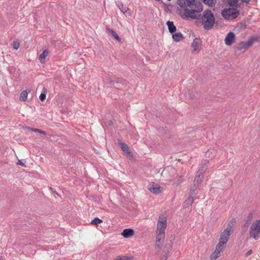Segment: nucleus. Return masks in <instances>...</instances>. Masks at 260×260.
<instances>
[{
	"instance_id": "f257e3e1",
	"label": "nucleus",
	"mask_w": 260,
	"mask_h": 260,
	"mask_svg": "<svg viewBox=\"0 0 260 260\" xmlns=\"http://www.w3.org/2000/svg\"><path fill=\"white\" fill-rule=\"evenodd\" d=\"M192 19L201 20L204 28L207 30L211 29L215 23L214 14L209 9L206 10L202 15L193 16Z\"/></svg>"
},
{
	"instance_id": "f03ea898",
	"label": "nucleus",
	"mask_w": 260,
	"mask_h": 260,
	"mask_svg": "<svg viewBox=\"0 0 260 260\" xmlns=\"http://www.w3.org/2000/svg\"><path fill=\"white\" fill-rule=\"evenodd\" d=\"M192 9L189 10L187 8H185L184 12L179 13L180 16L183 18H191L193 16H198L199 14H196L195 13H200L203 10V6L202 4L199 1H194V3L190 6Z\"/></svg>"
},
{
	"instance_id": "7ed1b4c3",
	"label": "nucleus",
	"mask_w": 260,
	"mask_h": 260,
	"mask_svg": "<svg viewBox=\"0 0 260 260\" xmlns=\"http://www.w3.org/2000/svg\"><path fill=\"white\" fill-rule=\"evenodd\" d=\"M221 14L225 19L233 20L238 16L240 11L235 8H229L222 10Z\"/></svg>"
},
{
	"instance_id": "20e7f679",
	"label": "nucleus",
	"mask_w": 260,
	"mask_h": 260,
	"mask_svg": "<svg viewBox=\"0 0 260 260\" xmlns=\"http://www.w3.org/2000/svg\"><path fill=\"white\" fill-rule=\"evenodd\" d=\"M260 235V220H256L251 225L249 232V235L255 240L259 238Z\"/></svg>"
},
{
	"instance_id": "39448f33",
	"label": "nucleus",
	"mask_w": 260,
	"mask_h": 260,
	"mask_svg": "<svg viewBox=\"0 0 260 260\" xmlns=\"http://www.w3.org/2000/svg\"><path fill=\"white\" fill-rule=\"evenodd\" d=\"M209 163V161L208 160H205L201 163L194 179H201L204 177V173L207 169Z\"/></svg>"
},
{
	"instance_id": "423d86ee",
	"label": "nucleus",
	"mask_w": 260,
	"mask_h": 260,
	"mask_svg": "<svg viewBox=\"0 0 260 260\" xmlns=\"http://www.w3.org/2000/svg\"><path fill=\"white\" fill-rule=\"evenodd\" d=\"M148 188L152 193L154 194L159 193L160 192L162 189V187H161L159 185L154 182H152L151 184H150L148 185Z\"/></svg>"
},
{
	"instance_id": "0eeeda50",
	"label": "nucleus",
	"mask_w": 260,
	"mask_h": 260,
	"mask_svg": "<svg viewBox=\"0 0 260 260\" xmlns=\"http://www.w3.org/2000/svg\"><path fill=\"white\" fill-rule=\"evenodd\" d=\"M108 80L109 81V84L110 85V86H114V87L118 89L121 88V85L125 84V81H123L121 79H118L116 81H114V80L112 79L111 78L109 77Z\"/></svg>"
},
{
	"instance_id": "6e6552de",
	"label": "nucleus",
	"mask_w": 260,
	"mask_h": 260,
	"mask_svg": "<svg viewBox=\"0 0 260 260\" xmlns=\"http://www.w3.org/2000/svg\"><path fill=\"white\" fill-rule=\"evenodd\" d=\"M201 183V180H194L193 182V185L190 187V192L192 194H197L198 192V186Z\"/></svg>"
},
{
	"instance_id": "1a4fd4ad",
	"label": "nucleus",
	"mask_w": 260,
	"mask_h": 260,
	"mask_svg": "<svg viewBox=\"0 0 260 260\" xmlns=\"http://www.w3.org/2000/svg\"><path fill=\"white\" fill-rule=\"evenodd\" d=\"M195 0H177V4L181 8H187V7H190Z\"/></svg>"
},
{
	"instance_id": "9d476101",
	"label": "nucleus",
	"mask_w": 260,
	"mask_h": 260,
	"mask_svg": "<svg viewBox=\"0 0 260 260\" xmlns=\"http://www.w3.org/2000/svg\"><path fill=\"white\" fill-rule=\"evenodd\" d=\"M235 39V34L232 32H230L228 34L225 38V44L228 46H230L234 42Z\"/></svg>"
},
{
	"instance_id": "9b49d317",
	"label": "nucleus",
	"mask_w": 260,
	"mask_h": 260,
	"mask_svg": "<svg viewBox=\"0 0 260 260\" xmlns=\"http://www.w3.org/2000/svg\"><path fill=\"white\" fill-rule=\"evenodd\" d=\"M119 145L121 147V150L124 152L126 156L128 157L129 158H132L133 157L132 153L129 150L128 147L127 145L125 143H119Z\"/></svg>"
},
{
	"instance_id": "f8f14e48",
	"label": "nucleus",
	"mask_w": 260,
	"mask_h": 260,
	"mask_svg": "<svg viewBox=\"0 0 260 260\" xmlns=\"http://www.w3.org/2000/svg\"><path fill=\"white\" fill-rule=\"evenodd\" d=\"M201 41L200 38H196L191 44L193 51H198L200 49Z\"/></svg>"
},
{
	"instance_id": "ddd939ff",
	"label": "nucleus",
	"mask_w": 260,
	"mask_h": 260,
	"mask_svg": "<svg viewBox=\"0 0 260 260\" xmlns=\"http://www.w3.org/2000/svg\"><path fill=\"white\" fill-rule=\"evenodd\" d=\"M228 241L229 240H226L225 238L220 236L219 242L218 244L216 245V246H217V248L218 249H224L226 246V243L228 242Z\"/></svg>"
},
{
	"instance_id": "4468645a",
	"label": "nucleus",
	"mask_w": 260,
	"mask_h": 260,
	"mask_svg": "<svg viewBox=\"0 0 260 260\" xmlns=\"http://www.w3.org/2000/svg\"><path fill=\"white\" fill-rule=\"evenodd\" d=\"M134 235V231L132 229H125L121 233V235L125 238H127Z\"/></svg>"
},
{
	"instance_id": "2eb2a0df",
	"label": "nucleus",
	"mask_w": 260,
	"mask_h": 260,
	"mask_svg": "<svg viewBox=\"0 0 260 260\" xmlns=\"http://www.w3.org/2000/svg\"><path fill=\"white\" fill-rule=\"evenodd\" d=\"M157 231L159 232H165V230L167 226V221H158L157 223Z\"/></svg>"
},
{
	"instance_id": "dca6fc26",
	"label": "nucleus",
	"mask_w": 260,
	"mask_h": 260,
	"mask_svg": "<svg viewBox=\"0 0 260 260\" xmlns=\"http://www.w3.org/2000/svg\"><path fill=\"white\" fill-rule=\"evenodd\" d=\"M223 250V249H218L217 246H216L215 250L211 255V260H216L219 256L220 252Z\"/></svg>"
},
{
	"instance_id": "f3484780",
	"label": "nucleus",
	"mask_w": 260,
	"mask_h": 260,
	"mask_svg": "<svg viewBox=\"0 0 260 260\" xmlns=\"http://www.w3.org/2000/svg\"><path fill=\"white\" fill-rule=\"evenodd\" d=\"M167 25L168 27V29H169L170 33H171L172 34H173V33H175V32L177 30V28L174 24V22L171 21H168L167 22Z\"/></svg>"
},
{
	"instance_id": "a211bd4d",
	"label": "nucleus",
	"mask_w": 260,
	"mask_h": 260,
	"mask_svg": "<svg viewBox=\"0 0 260 260\" xmlns=\"http://www.w3.org/2000/svg\"><path fill=\"white\" fill-rule=\"evenodd\" d=\"M239 0H224V2L227 3L228 5L233 8H239L238 4Z\"/></svg>"
},
{
	"instance_id": "6ab92c4d",
	"label": "nucleus",
	"mask_w": 260,
	"mask_h": 260,
	"mask_svg": "<svg viewBox=\"0 0 260 260\" xmlns=\"http://www.w3.org/2000/svg\"><path fill=\"white\" fill-rule=\"evenodd\" d=\"M172 38L174 41L178 42L184 39L183 35L181 32L173 33Z\"/></svg>"
},
{
	"instance_id": "aec40b11",
	"label": "nucleus",
	"mask_w": 260,
	"mask_h": 260,
	"mask_svg": "<svg viewBox=\"0 0 260 260\" xmlns=\"http://www.w3.org/2000/svg\"><path fill=\"white\" fill-rule=\"evenodd\" d=\"M194 199L191 196H189L183 203L184 208H187L193 202Z\"/></svg>"
},
{
	"instance_id": "412c9836",
	"label": "nucleus",
	"mask_w": 260,
	"mask_h": 260,
	"mask_svg": "<svg viewBox=\"0 0 260 260\" xmlns=\"http://www.w3.org/2000/svg\"><path fill=\"white\" fill-rule=\"evenodd\" d=\"M165 232L158 231V234L156 236V242H164Z\"/></svg>"
},
{
	"instance_id": "4be33fe9",
	"label": "nucleus",
	"mask_w": 260,
	"mask_h": 260,
	"mask_svg": "<svg viewBox=\"0 0 260 260\" xmlns=\"http://www.w3.org/2000/svg\"><path fill=\"white\" fill-rule=\"evenodd\" d=\"M107 29L116 40H117L118 42L121 41V39L119 38V37L115 31H114L113 29L108 27H107Z\"/></svg>"
},
{
	"instance_id": "5701e85b",
	"label": "nucleus",
	"mask_w": 260,
	"mask_h": 260,
	"mask_svg": "<svg viewBox=\"0 0 260 260\" xmlns=\"http://www.w3.org/2000/svg\"><path fill=\"white\" fill-rule=\"evenodd\" d=\"M49 54V51L48 50H44L43 52L39 56V59L41 63H44L45 62V59L46 57L48 56Z\"/></svg>"
},
{
	"instance_id": "b1692460",
	"label": "nucleus",
	"mask_w": 260,
	"mask_h": 260,
	"mask_svg": "<svg viewBox=\"0 0 260 260\" xmlns=\"http://www.w3.org/2000/svg\"><path fill=\"white\" fill-rule=\"evenodd\" d=\"M164 242H155V253L156 254H158V253L160 252L162 244Z\"/></svg>"
},
{
	"instance_id": "393cba45",
	"label": "nucleus",
	"mask_w": 260,
	"mask_h": 260,
	"mask_svg": "<svg viewBox=\"0 0 260 260\" xmlns=\"http://www.w3.org/2000/svg\"><path fill=\"white\" fill-rule=\"evenodd\" d=\"M236 48L238 50H242L243 49H247V46H246V42H241L240 43H239L237 45Z\"/></svg>"
},
{
	"instance_id": "a878e982",
	"label": "nucleus",
	"mask_w": 260,
	"mask_h": 260,
	"mask_svg": "<svg viewBox=\"0 0 260 260\" xmlns=\"http://www.w3.org/2000/svg\"><path fill=\"white\" fill-rule=\"evenodd\" d=\"M232 234L230 233L229 232H228L227 231H223L222 233L220 234V236L225 238L226 240H229L230 239V236H231Z\"/></svg>"
},
{
	"instance_id": "bb28decb",
	"label": "nucleus",
	"mask_w": 260,
	"mask_h": 260,
	"mask_svg": "<svg viewBox=\"0 0 260 260\" xmlns=\"http://www.w3.org/2000/svg\"><path fill=\"white\" fill-rule=\"evenodd\" d=\"M103 222V220L98 217L94 218L90 222L91 224L96 225L99 223H101Z\"/></svg>"
},
{
	"instance_id": "cd10ccee",
	"label": "nucleus",
	"mask_w": 260,
	"mask_h": 260,
	"mask_svg": "<svg viewBox=\"0 0 260 260\" xmlns=\"http://www.w3.org/2000/svg\"><path fill=\"white\" fill-rule=\"evenodd\" d=\"M28 93L26 90L23 91L20 94V98L22 101H25L27 96Z\"/></svg>"
},
{
	"instance_id": "c85d7f7f",
	"label": "nucleus",
	"mask_w": 260,
	"mask_h": 260,
	"mask_svg": "<svg viewBox=\"0 0 260 260\" xmlns=\"http://www.w3.org/2000/svg\"><path fill=\"white\" fill-rule=\"evenodd\" d=\"M254 41L255 40L253 38H251L248 41L246 42L247 48L252 46Z\"/></svg>"
},
{
	"instance_id": "c756f323",
	"label": "nucleus",
	"mask_w": 260,
	"mask_h": 260,
	"mask_svg": "<svg viewBox=\"0 0 260 260\" xmlns=\"http://www.w3.org/2000/svg\"><path fill=\"white\" fill-rule=\"evenodd\" d=\"M254 41L255 40L253 38H251L248 41L246 42L247 48L252 46Z\"/></svg>"
},
{
	"instance_id": "7c9ffc66",
	"label": "nucleus",
	"mask_w": 260,
	"mask_h": 260,
	"mask_svg": "<svg viewBox=\"0 0 260 260\" xmlns=\"http://www.w3.org/2000/svg\"><path fill=\"white\" fill-rule=\"evenodd\" d=\"M224 231H227L229 232L230 233L232 234L234 232V228L230 225L228 224L226 228L224 230Z\"/></svg>"
},
{
	"instance_id": "2f4dec72",
	"label": "nucleus",
	"mask_w": 260,
	"mask_h": 260,
	"mask_svg": "<svg viewBox=\"0 0 260 260\" xmlns=\"http://www.w3.org/2000/svg\"><path fill=\"white\" fill-rule=\"evenodd\" d=\"M39 99L41 101H44L46 99V91L44 90V92H42L41 94L39 96Z\"/></svg>"
},
{
	"instance_id": "473e14b6",
	"label": "nucleus",
	"mask_w": 260,
	"mask_h": 260,
	"mask_svg": "<svg viewBox=\"0 0 260 260\" xmlns=\"http://www.w3.org/2000/svg\"><path fill=\"white\" fill-rule=\"evenodd\" d=\"M236 223V220L235 218H233L230 221L228 224L231 225L232 226H233L234 228Z\"/></svg>"
},
{
	"instance_id": "72a5a7b5",
	"label": "nucleus",
	"mask_w": 260,
	"mask_h": 260,
	"mask_svg": "<svg viewBox=\"0 0 260 260\" xmlns=\"http://www.w3.org/2000/svg\"><path fill=\"white\" fill-rule=\"evenodd\" d=\"M253 218V214L252 213H249L247 217V220L246 221H249L250 223L251 220Z\"/></svg>"
},
{
	"instance_id": "f704fd0d",
	"label": "nucleus",
	"mask_w": 260,
	"mask_h": 260,
	"mask_svg": "<svg viewBox=\"0 0 260 260\" xmlns=\"http://www.w3.org/2000/svg\"><path fill=\"white\" fill-rule=\"evenodd\" d=\"M32 130H33L34 132H38V133H39L40 134H43L44 135H46V132L42 131H41L40 129L35 128V129H33Z\"/></svg>"
},
{
	"instance_id": "c9c22d12",
	"label": "nucleus",
	"mask_w": 260,
	"mask_h": 260,
	"mask_svg": "<svg viewBox=\"0 0 260 260\" xmlns=\"http://www.w3.org/2000/svg\"><path fill=\"white\" fill-rule=\"evenodd\" d=\"M19 43L18 42H14L13 44L14 49H17L19 47Z\"/></svg>"
},
{
	"instance_id": "e433bc0d",
	"label": "nucleus",
	"mask_w": 260,
	"mask_h": 260,
	"mask_svg": "<svg viewBox=\"0 0 260 260\" xmlns=\"http://www.w3.org/2000/svg\"><path fill=\"white\" fill-rule=\"evenodd\" d=\"M249 224L250 223L249 221L245 222V224L242 226V229H244V232L246 231Z\"/></svg>"
},
{
	"instance_id": "4c0bfd02",
	"label": "nucleus",
	"mask_w": 260,
	"mask_h": 260,
	"mask_svg": "<svg viewBox=\"0 0 260 260\" xmlns=\"http://www.w3.org/2000/svg\"><path fill=\"white\" fill-rule=\"evenodd\" d=\"M121 12H122L123 13H125L126 12L128 8L126 7H124L123 5H122L121 7L119 8Z\"/></svg>"
},
{
	"instance_id": "58836bf2",
	"label": "nucleus",
	"mask_w": 260,
	"mask_h": 260,
	"mask_svg": "<svg viewBox=\"0 0 260 260\" xmlns=\"http://www.w3.org/2000/svg\"><path fill=\"white\" fill-rule=\"evenodd\" d=\"M212 151H214V150L213 149H212V150H208L206 153V155L208 156V157L210 156V154L212 153Z\"/></svg>"
},
{
	"instance_id": "ea45409f",
	"label": "nucleus",
	"mask_w": 260,
	"mask_h": 260,
	"mask_svg": "<svg viewBox=\"0 0 260 260\" xmlns=\"http://www.w3.org/2000/svg\"><path fill=\"white\" fill-rule=\"evenodd\" d=\"M252 252V250H249V251H248L245 254V256H249V255H250Z\"/></svg>"
},
{
	"instance_id": "a19ab883",
	"label": "nucleus",
	"mask_w": 260,
	"mask_h": 260,
	"mask_svg": "<svg viewBox=\"0 0 260 260\" xmlns=\"http://www.w3.org/2000/svg\"><path fill=\"white\" fill-rule=\"evenodd\" d=\"M131 258L128 256H123L122 257V260H131Z\"/></svg>"
},
{
	"instance_id": "79ce46f5",
	"label": "nucleus",
	"mask_w": 260,
	"mask_h": 260,
	"mask_svg": "<svg viewBox=\"0 0 260 260\" xmlns=\"http://www.w3.org/2000/svg\"><path fill=\"white\" fill-rule=\"evenodd\" d=\"M17 164L22 166L24 165V163L21 160H18Z\"/></svg>"
},
{
	"instance_id": "37998d69",
	"label": "nucleus",
	"mask_w": 260,
	"mask_h": 260,
	"mask_svg": "<svg viewBox=\"0 0 260 260\" xmlns=\"http://www.w3.org/2000/svg\"><path fill=\"white\" fill-rule=\"evenodd\" d=\"M165 135H166L167 137H170V135L169 134V132L167 131H165Z\"/></svg>"
},
{
	"instance_id": "c03bdc74",
	"label": "nucleus",
	"mask_w": 260,
	"mask_h": 260,
	"mask_svg": "<svg viewBox=\"0 0 260 260\" xmlns=\"http://www.w3.org/2000/svg\"><path fill=\"white\" fill-rule=\"evenodd\" d=\"M242 3H245L246 4H248L251 0H241Z\"/></svg>"
},
{
	"instance_id": "a18cd8bd",
	"label": "nucleus",
	"mask_w": 260,
	"mask_h": 260,
	"mask_svg": "<svg viewBox=\"0 0 260 260\" xmlns=\"http://www.w3.org/2000/svg\"><path fill=\"white\" fill-rule=\"evenodd\" d=\"M49 188H50V189L51 190L53 191V192H54L55 194H56V195L58 196V194L57 193V192L56 191H53V188H52L51 187H49Z\"/></svg>"
},
{
	"instance_id": "49530a36",
	"label": "nucleus",
	"mask_w": 260,
	"mask_h": 260,
	"mask_svg": "<svg viewBox=\"0 0 260 260\" xmlns=\"http://www.w3.org/2000/svg\"><path fill=\"white\" fill-rule=\"evenodd\" d=\"M114 260H122V257L119 256H117V258Z\"/></svg>"
},
{
	"instance_id": "de8ad7c7",
	"label": "nucleus",
	"mask_w": 260,
	"mask_h": 260,
	"mask_svg": "<svg viewBox=\"0 0 260 260\" xmlns=\"http://www.w3.org/2000/svg\"><path fill=\"white\" fill-rule=\"evenodd\" d=\"M155 1H157V2H159V1H160V0H155Z\"/></svg>"
},
{
	"instance_id": "09e8293b",
	"label": "nucleus",
	"mask_w": 260,
	"mask_h": 260,
	"mask_svg": "<svg viewBox=\"0 0 260 260\" xmlns=\"http://www.w3.org/2000/svg\"><path fill=\"white\" fill-rule=\"evenodd\" d=\"M168 1H171V0H168Z\"/></svg>"
}]
</instances>
